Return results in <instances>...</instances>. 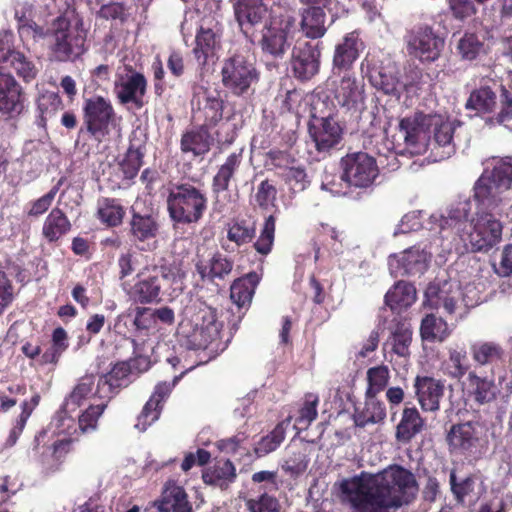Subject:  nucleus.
Returning a JSON list of instances; mask_svg holds the SVG:
<instances>
[{"label":"nucleus","mask_w":512,"mask_h":512,"mask_svg":"<svg viewBox=\"0 0 512 512\" xmlns=\"http://www.w3.org/2000/svg\"><path fill=\"white\" fill-rule=\"evenodd\" d=\"M339 488L357 512H388L411 503L418 491L414 474L397 464L376 474L361 472L343 479Z\"/></svg>","instance_id":"f257e3e1"},{"label":"nucleus","mask_w":512,"mask_h":512,"mask_svg":"<svg viewBox=\"0 0 512 512\" xmlns=\"http://www.w3.org/2000/svg\"><path fill=\"white\" fill-rule=\"evenodd\" d=\"M185 277L182 264L178 260L164 261L160 265L145 266L136 276L130 290V297L139 304H158L173 297L174 287Z\"/></svg>","instance_id":"f03ea898"},{"label":"nucleus","mask_w":512,"mask_h":512,"mask_svg":"<svg viewBox=\"0 0 512 512\" xmlns=\"http://www.w3.org/2000/svg\"><path fill=\"white\" fill-rule=\"evenodd\" d=\"M88 33L82 17H76L74 21L53 19L49 24L50 55L57 62H74L80 59L89 49Z\"/></svg>","instance_id":"7ed1b4c3"},{"label":"nucleus","mask_w":512,"mask_h":512,"mask_svg":"<svg viewBox=\"0 0 512 512\" xmlns=\"http://www.w3.org/2000/svg\"><path fill=\"white\" fill-rule=\"evenodd\" d=\"M190 314L191 331L186 335V344L192 350L219 348L223 322L218 319L217 308L200 298L187 308Z\"/></svg>","instance_id":"20e7f679"},{"label":"nucleus","mask_w":512,"mask_h":512,"mask_svg":"<svg viewBox=\"0 0 512 512\" xmlns=\"http://www.w3.org/2000/svg\"><path fill=\"white\" fill-rule=\"evenodd\" d=\"M207 209L205 194L190 183L175 184L169 189L167 211L175 224L198 223Z\"/></svg>","instance_id":"39448f33"},{"label":"nucleus","mask_w":512,"mask_h":512,"mask_svg":"<svg viewBox=\"0 0 512 512\" xmlns=\"http://www.w3.org/2000/svg\"><path fill=\"white\" fill-rule=\"evenodd\" d=\"M512 184V157L498 162L490 173H483L473 187V198L485 210H494L502 202L501 194Z\"/></svg>","instance_id":"423d86ee"},{"label":"nucleus","mask_w":512,"mask_h":512,"mask_svg":"<svg viewBox=\"0 0 512 512\" xmlns=\"http://www.w3.org/2000/svg\"><path fill=\"white\" fill-rule=\"evenodd\" d=\"M497 96L488 85H482L471 91L466 103L467 110H473L477 115H489L488 125H501L512 120V92L504 85L500 88V110L495 113Z\"/></svg>","instance_id":"0eeeda50"},{"label":"nucleus","mask_w":512,"mask_h":512,"mask_svg":"<svg viewBox=\"0 0 512 512\" xmlns=\"http://www.w3.org/2000/svg\"><path fill=\"white\" fill-rule=\"evenodd\" d=\"M297 31L296 18L287 10L271 9L269 22L265 25L260 46L264 53L281 57L290 46L289 40Z\"/></svg>","instance_id":"6e6552de"},{"label":"nucleus","mask_w":512,"mask_h":512,"mask_svg":"<svg viewBox=\"0 0 512 512\" xmlns=\"http://www.w3.org/2000/svg\"><path fill=\"white\" fill-rule=\"evenodd\" d=\"M220 73L223 87L235 97L253 94L260 77L254 63L241 54L225 59Z\"/></svg>","instance_id":"1a4fd4ad"},{"label":"nucleus","mask_w":512,"mask_h":512,"mask_svg":"<svg viewBox=\"0 0 512 512\" xmlns=\"http://www.w3.org/2000/svg\"><path fill=\"white\" fill-rule=\"evenodd\" d=\"M116 124V112L112 103L102 96H94L84 101L83 127L86 132L98 142H101L110 133V126Z\"/></svg>","instance_id":"9d476101"},{"label":"nucleus","mask_w":512,"mask_h":512,"mask_svg":"<svg viewBox=\"0 0 512 512\" xmlns=\"http://www.w3.org/2000/svg\"><path fill=\"white\" fill-rule=\"evenodd\" d=\"M342 168L341 180L348 186L367 189L379 176L376 159L366 152L347 153L340 160Z\"/></svg>","instance_id":"9b49d317"},{"label":"nucleus","mask_w":512,"mask_h":512,"mask_svg":"<svg viewBox=\"0 0 512 512\" xmlns=\"http://www.w3.org/2000/svg\"><path fill=\"white\" fill-rule=\"evenodd\" d=\"M407 52L422 63H431L439 59L445 40L428 24H417L405 35Z\"/></svg>","instance_id":"f8f14e48"},{"label":"nucleus","mask_w":512,"mask_h":512,"mask_svg":"<svg viewBox=\"0 0 512 512\" xmlns=\"http://www.w3.org/2000/svg\"><path fill=\"white\" fill-rule=\"evenodd\" d=\"M277 471L262 470L252 474L251 482L259 485L255 496L243 497L246 512H281L280 500L271 491H277Z\"/></svg>","instance_id":"ddd939ff"},{"label":"nucleus","mask_w":512,"mask_h":512,"mask_svg":"<svg viewBox=\"0 0 512 512\" xmlns=\"http://www.w3.org/2000/svg\"><path fill=\"white\" fill-rule=\"evenodd\" d=\"M466 241L472 252L487 253L502 239L503 225L490 212L477 213Z\"/></svg>","instance_id":"4468645a"},{"label":"nucleus","mask_w":512,"mask_h":512,"mask_svg":"<svg viewBox=\"0 0 512 512\" xmlns=\"http://www.w3.org/2000/svg\"><path fill=\"white\" fill-rule=\"evenodd\" d=\"M461 389L465 401L477 407H489L501 396V388L494 376L479 375L475 370L468 373Z\"/></svg>","instance_id":"2eb2a0df"},{"label":"nucleus","mask_w":512,"mask_h":512,"mask_svg":"<svg viewBox=\"0 0 512 512\" xmlns=\"http://www.w3.org/2000/svg\"><path fill=\"white\" fill-rule=\"evenodd\" d=\"M331 81V94L337 105L346 111H360L365 104V83L355 73H342Z\"/></svg>","instance_id":"dca6fc26"},{"label":"nucleus","mask_w":512,"mask_h":512,"mask_svg":"<svg viewBox=\"0 0 512 512\" xmlns=\"http://www.w3.org/2000/svg\"><path fill=\"white\" fill-rule=\"evenodd\" d=\"M322 49L321 41H297L291 57V70L296 79L308 81L319 73Z\"/></svg>","instance_id":"f3484780"},{"label":"nucleus","mask_w":512,"mask_h":512,"mask_svg":"<svg viewBox=\"0 0 512 512\" xmlns=\"http://www.w3.org/2000/svg\"><path fill=\"white\" fill-rule=\"evenodd\" d=\"M126 74H116L114 93L122 105L133 104L140 109L144 106V96L147 92V79L141 72L126 66Z\"/></svg>","instance_id":"a211bd4d"},{"label":"nucleus","mask_w":512,"mask_h":512,"mask_svg":"<svg viewBox=\"0 0 512 512\" xmlns=\"http://www.w3.org/2000/svg\"><path fill=\"white\" fill-rule=\"evenodd\" d=\"M308 132L319 153H328L342 140L343 127L334 115L318 117L312 115L308 124Z\"/></svg>","instance_id":"6ab92c4d"},{"label":"nucleus","mask_w":512,"mask_h":512,"mask_svg":"<svg viewBox=\"0 0 512 512\" xmlns=\"http://www.w3.org/2000/svg\"><path fill=\"white\" fill-rule=\"evenodd\" d=\"M26 95L16 79L0 71V115L6 120L17 119L25 109Z\"/></svg>","instance_id":"aec40b11"},{"label":"nucleus","mask_w":512,"mask_h":512,"mask_svg":"<svg viewBox=\"0 0 512 512\" xmlns=\"http://www.w3.org/2000/svg\"><path fill=\"white\" fill-rule=\"evenodd\" d=\"M364 49L365 43L357 31L345 34L342 40L334 47L332 58L333 75L353 73V66Z\"/></svg>","instance_id":"412c9836"},{"label":"nucleus","mask_w":512,"mask_h":512,"mask_svg":"<svg viewBox=\"0 0 512 512\" xmlns=\"http://www.w3.org/2000/svg\"><path fill=\"white\" fill-rule=\"evenodd\" d=\"M478 422L467 421L452 424L446 434V443L451 454L471 455L480 445Z\"/></svg>","instance_id":"4be33fe9"},{"label":"nucleus","mask_w":512,"mask_h":512,"mask_svg":"<svg viewBox=\"0 0 512 512\" xmlns=\"http://www.w3.org/2000/svg\"><path fill=\"white\" fill-rule=\"evenodd\" d=\"M131 367L128 362L118 361L109 372L99 377L94 397L109 402L119 391L132 382Z\"/></svg>","instance_id":"5701e85b"},{"label":"nucleus","mask_w":512,"mask_h":512,"mask_svg":"<svg viewBox=\"0 0 512 512\" xmlns=\"http://www.w3.org/2000/svg\"><path fill=\"white\" fill-rule=\"evenodd\" d=\"M430 121L431 114L415 112L411 116L404 117L399 122L400 131L404 133L405 143L417 149H425L431 141Z\"/></svg>","instance_id":"b1692460"},{"label":"nucleus","mask_w":512,"mask_h":512,"mask_svg":"<svg viewBox=\"0 0 512 512\" xmlns=\"http://www.w3.org/2000/svg\"><path fill=\"white\" fill-rule=\"evenodd\" d=\"M144 512H192L185 489L174 480L165 483L161 496Z\"/></svg>","instance_id":"393cba45"},{"label":"nucleus","mask_w":512,"mask_h":512,"mask_svg":"<svg viewBox=\"0 0 512 512\" xmlns=\"http://www.w3.org/2000/svg\"><path fill=\"white\" fill-rule=\"evenodd\" d=\"M215 138L206 125L193 126L185 130L180 138V151L193 159L203 160L214 145Z\"/></svg>","instance_id":"a878e982"},{"label":"nucleus","mask_w":512,"mask_h":512,"mask_svg":"<svg viewBox=\"0 0 512 512\" xmlns=\"http://www.w3.org/2000/svg\"><path fill=\"white\" fill-rule=\"evenodd\" d=\"M413 387L415 397L424 412H437L444 396V382L431 376L417 375Z\"/></svg>","instance_id":"bb28decb"},{"label":"nucleus","mask_w":512,"mask_h":512,"mask_svg":"<svg viewBox=\"0 0 512 512\" xmlns=\"http://www.w3.org/2000/svg\"><path fill=\"white\" fill-rule=\"evenodd\" d=\"M160 233V222L157 214L141 213L133 207L130 210L128 235L137 243H144L157 238Z\"/></svg>","instance_id":"cd10ccee"},{"label":"nucleus","mask_w":512,"mask_h":512,"mask_svg":"<svg viewBox=\"0 0 512 512\" xmlns=\"http://www.w3.org/2000/svg\"><path fill=\"white\" fill-rule=\"evenodd\" d=\"M195 267L203 281H223L232 273L234 261L229 256L216 250L209 255L207 260L199 259Z\"/></svg>","instance_id":"c85d7f7f"},{"label":"nucleus","mask_w":512,"mask_h":512,"mask_svg":"<svg viewBox=\"0 0 512 512\" xmlns=\"http://www.w3.org/2000/svg\"><path fill=\"white\" fill-rule=\"evenodd\" d=\"M426 428V420L416 406L411 402L405 404L401 412L400 421L395 428V438L403 444L410 443Z\"/></svg>","instance_id":"c756f323"},{"label":"nucleus","mask_w":512,"mask_h":512,"mask_svg":"<svg viewBox=\"0 0 512 512\" xmlns=\"http://www.w3.org/2000/svg\"><path fill=\"white\" fill-rule=\"evenodd\" d=\"M76 437L63 436L55 439L46 450L41 452V462L46 470L55 473L61 470L70 454L75 451Z\"/></svg>","instance_id":"7c9ffc66"},{"label":"nucleus","mask_w":512,"mask_h":512,"mask_svg":"<svg viewBox=\"0 0 512 512\" xmlns=\"http://www.w3.org/2000/svg\"><path fill=\"white\" fill-rule=\"evenodd\" d=\"M471 365L468 358V351L464 344L455 343L447 347V358L440 364V372L447 378L460 381L467 376Z\"/></svg>","instance_id":"2f4dec72"},{"label":"nucleus","mask_w":512,"mask_h":512,"mask_svg":"<svg viewBox=\"0 0 512 512\" xmlns=\"http://www.w3.org/2000/svg\"><path fill=\"white\" fill-rule=\"evenodd\" d=\"M234 13L241 30L246 35L251 28L261 24L270 14L263 0H237L234 3Z\"/></svg>","instance_id":"473e14b6"},{"label":"nucleus","mask_w":512,"mask_h":512,"mask_svg":"<svg viewBox=\"0 0 512 512\" xmlns=\"http://www.w3.org/2000/svg\"><path fill=\"white\" fill-rule=\"evenodd\" d=\"M146 154V143L136 137L129 141V146L122 158L118 161L119 170L122 173V180L130 185L137 177L144 164Z\"/></svg>","instance_id":"72a5a7b5"},{"label":"nucleus","mask_w":512,"mask_h":512,"mask_svg":"<svg viewBox=\"0 0 512 512\" xmlns=\"http://www.w3.org/2000/svg\"><path fill=\"white\" fill-rule=\"evenodd\" d=\"M220 47V35L211 26L202 24L196 32L192 53L200 67H205L209 59L216 55Z\"/></svg>","instance_id":"f704fd0d"},{"label":"nucleus","mask_w":512,"mask_h":512,"mask_svg":"<svg viewBox=\"0 0 512 512\" xmlns=\"http://www.w3.org/2000/svg\"><path fill=\"white\" fill-rule=\"evenodd\" d=\"M224 105V100L219 92L206 90L202 98L198 100V107L194 113L195 118L202 120L200 125H206L211 129L222 120Z\"/></svg>","instance_id":"c9c22d12"},{"label":"nucleus","mask_w":512,"mask_h":512,"mask_svg":"<svg viewBox=\"0 0 512 512\" xmlns=\"http://www.w3.org/2000/svg\"><path fill=\"white\" fill-rule=\"evenodd\" d=\"M470 353L479 367H499L506 361V350L495 341L474 342L470 345Z\"/></svg>","instance_id":"e433bc0d"},{"label":"nucleus","mask_w":512,"mask_h":512,"mask_svg":"<svg viewBox=\"0 0 512 512\" xmlns=\"http://www.w3.org/2000/svg\"><path fill=\"white\" fill-rule=\"evenodd\" d=\"M458 296V290H454L449 282L431 283L425 291V304L432 309L443 308L451 315L456 310Z\"/></svg>","instance_id":"4c0bfd02"},{"label":"nucleus","mask_w":512,"mask_h":512,"mask_svg":"<svg viewBox=\"0 0 512 512\" xmlns=\"http://www.w3.org/2000/svg\"><path fill=\"white\" fill-rule=\"evenodd\" d=\"M243 161L242 150L228 155L223 164L219 165L212 179V192L218 196L229 190L230 185L236 180V174Z\"/></svg>","instance_id":"58836bf2"},{"label":"nucleus","mask_w":512,"mask_h":512,"mask_svg":"<svg viewBox=\"0 0 512 512\" xmlns=\"http://www.w3.org/2000/svg\"><path fill=\"white\" fill-rule=\"evenodd\" d=\"M426 254L412 248L405 250L401 257L389 258L390 270L395 276L421 274L426 269Z\"/></svg>","instance_id":"ea45409f"},{"label":"nucleus","mask_w":512,"mask_h":512,"mask_svg":"<svg viewBox=\"0 0 512 512\" xmlns=\"http://www.w3.org/2000/svg\"><path fill=\"white\" fill-rule=\"evenodd\" d=\"M433 121H430L431 141L428 145L442 147L447 149V154L454 151L453 135L457 126V121L444 119L441 115L431 114Z\"/></svg>","instance_id":"a19ab883"},{"label":"nucleus","mask_w":512,"mask_h":512,"mask_svg":"<svg viewBox=\"0 0 512 512\" xmlns=\"http://www.w3.org/2000/svg\"><path fill=\"white\" fill-rule=\"evenodd\" d=\"M126 209L118 198L100 197L97 200L95 216L107 228H117L123 224Z\"/></svg>","instance_id":"79ce46f5"},{"label":"nucleus","mask_w":512,"mask_h":512,"mask_svg":"<svg viewBox=\"0 0 512 512\" xmlns=\"http://www.w3.org/2000/svg\"><path fill=\"white\" fill-rule=\"evenodd\" d=\"M72 229L71 221L59 207H54L46 216L42 225V237L48 243H56Z\"/></svg>","instance_id":"37998d69"},{"label":"nucleus","mask_w":512,"mask_h":512,"mask_svg":"<svg viewBox=\"0 0 512 512\" xmlns=\"http://www.w3.org/2000/svg\"><path fill=\"white\" fill-rule=\"evenodd\" d=\"M260 277L256 272H249L235 279L230 286V298L238 308L248 309L251 305Z\"/></svg>","instance_id":"c03bdc74"},{"label":"nucleus","mask_w":512,"mask_h":512,"mask_svg":"<svg viewBox=\"0 0 512 512\" xmlns=\"http://www.w3.org/2000/svg\"><path fill=\"white\" fill-rule=\"evenodd\" d=\"M237 478L236 467L229 459H219L202 473L204 483L227 488Z\"/></svg>","instance_id":"a18cd8bd"},{"label":"nucleus","mask_w":512,"mask_h":512,"mask_svg":"<svg viewBox=\"0 0 512 512\" xmlns=\"http://www.w3.org/2000/svg\"><path fill=\"white\" fill-rule=\"evenodd\" d=\"M412 327L406 320H399L391 329L390 336L385 342V346L390 347L391 352L399 357L408 358L410 356V346L412 343Z\"/></svg>","instance_id":"49530a36"},{"label":"nucleus","mask_w":512,"mask_h":512,"mask_svg":"<svg viewBox=\"0 0 512 512\" xmlns=\"http://www.w3.org/2000/svg\"><path fill=\"white\" fill-rule=\"evenodd\" d=\"M301 16L300 26L307 38L320 39L326 34V13L320 6H308L303 9Z\"/></svg>","instance_id":"de8ad7c7"},{"label":"nucleus","mask_w":512,"mask_h":512,"mask_svg":"<svg viewBox=\"0 0 512 512\" xmlns=\"http://www.w3.org/2000/svg\"><path fill=\"white\" fill-rule=\"evenodd\" d=\"M363 407H356L353 414L354 423L358 427L382 422L386 418L385 404L376 396H365Z\"/></svg>","instance_id":"09e8293b"},{"label":"nucleus","mask_w":512,"mask_h":512,"mask_svg":"<svg viewBox=\"0 0 512 512\" xmlns=\"http://www.w3.org/2000/svg\"><path fill=\"white\" fill-rule=\"evenodd\" d=\"M420 335L424 341L441 343L451 335V330L443 318L431 313L422 319Z\"/></svg>","instance_id":"8fccbe9b"},{"label":"nucleus","mask_w":512,"mask_h":512,"mask_svg":"<svg viewBox=\"0 0 512 512\" xmlns=\"http://www.w3.org/2000/svg\"><path fill=\"white\" fill-rule=\"evenodd\" d=\"M416 300L415 287L407 282H397L385 295V304L391 310H398L411 306Z\"/></svg>","instance_id":"3c124183"},{"label":"nucleus","mask_w":512,"mask_h":512,"mask_svg":"<svg viewBox=\"0 0 512 512\" xmlns=\"http://www.w3.org/2000/svg\"><path fill=\"white\" fill-rule=\"evenodd\" d=\"M39 112L37 124L45 128L48 119L54 117L58 111L64 108L62 98L57 92L45 91L41 93L36 101Z\"/></svg>","instance_id":"603ef678"},{"label":"nucleus","mask_w":512,"mask_h":512,"mask_svg":"<svg viewBox=\"0 0 512 512\" xmlns=\"http://www.w3.org/2000/svg\"><path fill=\"white\" fill-rule=\"evenodd\" d=\"M256 236V225L246 219L233 220L228 224L227 239L237 246L250 243Z\"/></svg>","instance_id":"864d4df0"},{"label":"nucleus","mask_w":512,"mask_h":512,"mask_svg":"<svg viewBox=\"0 0 512 512\" xmlns=\"http://www.w3.org/2000/svg\"><path fill=\"white\" fill-rule=\"evenodd\" d=\"M8 68L14 69L18 77L26 83L34 80L38 74L35 64L19 51L12 53L11 58L4 65L0 66V71Z\"/></svg>","instance_id":"5fc2aeb1"},{"label":"nucleus","mask_w":512,"mask_h":512,"mask_svg":"<svg viewBox=\"0 0 512 512\" xmlns=\"http://www.w3.org/2000/svg\"><path fill=\"white\" fill-rule=\"evenodd\" d=\"M309 459L302 447L290 445L287 448V457L282 464V469L291 476L304 473L308 467Z\"/></svg>","instance_id":"6e6d98bb"},{"label":"nucleus","mask_w":512,"mask_h":512,"mask_svg":"<svg viewBox=\"0 0 512 512\" xmlns=\"http://www.w3.org/2000/svg\"><path fill=\"white\" fill-rule=\"evenodd\" d=\"M319 397L314 393H306L301 408L298 410V416L295 419V426L299 430H306L317 418V407Z\"/></svg>","instance_id":"4d7b16f0"},{"label":"nucleus","mask_w":512,"mask_h":512,"mask_svg":"<svg viewBox=\"0 0 512 512\" xmlns=\"http://www.w3.org/2000/svg\"><path fill=\"white\" fill-rule=\"evenodd\" d=\"M108 402L102 400L101 403L90 405L78 417V428L81 433L93 432L98 427V420L107 408Z\"/></svg>","instance_id":"13d9d810"},{"label":"nucleus","mask_w":512,"mask_h":512,"mask_svg":"<svg viewBox=\"0 0 512 512\" xmlns=\"http://www.w3.org/2000/svg\"><path fill=\"white\" fill-rule=\"evenodd\" d=\"M390 375L385 365H378L367 370L368 388L365 396H376L383 391L388 384Z\"/></svg>","instance_id":"bf43d9fd"},{"label":"nucleus","mask_w":512,"mask_h":512,"mask_svg":"<svg viewBox=\"0 0 512 512\" xmlns=\"http://www.w3.org/2000/svg\"><path fill=\"white\" fill-rule=\"evenodd\" d=\"M484 43L474 33H465L457 44V53L462 60L473 61L482 52Z\"/></svg>","instance_id":"052dcab7"},{"label":"nucleus","mask_w":512,"mask_h":512,"mask_svg":"<svg viewBox=\"0 0 512 512\" xmlns=\"http://www.w3.org/2000/svg\"><path fill=\"white\" fill-rule=\"evenodd\" d=\"M63 184V180L60 179L57 184H55L49 192L44 194L38 199L30 201L27 206L26 214L28 217L38 218L39 216L46 213L55 199L56 194L58 193L61 185Z\"/></svg>","instance_id":"680f3d73"},{"label":"nucleus","mask_w":512,"mask_h":512,"mask_svg":"<svg viewBox=\"0 0 512 512\" xmlns=\"http://www.w3.org/2000/svg\"><path fill=\"white\" fill-rule=\"evenodd\" d=\"M276 219L273 215L265 219L263 228L256 242H254V249L261 255H268L273 247L275 237Z\"/></svg>","instance_id":"e2e57ef3"},{"label":"nucleus","mask_w":512,"mask_h":512,"mask_svg":"<svg viewBox=\"0 0 512 512\" xmlns=\"http://www.w3.org/2000/svg\"><path fill=\"white\" fill-rule=\"evenodd\" d=\"M285 439V431L277 425L269 434L262 437L256 444L254 451L259 457L275 451Z\"/></svg>","instance_id":"0e129e2a"},{"label":"nucleus","mask_w":512,"mask_h":512,"mask_svg":"<svg viewBox=\"0 0 512 512\" xmlns=\"http://www.w3.org/2000/svg\"><path fill=\"white\" fill-rule=\"evenodd\" d=\"M371 85L387 95H395L398 92L399 79L392 73L383 70L375 71L368 75Z\"/></svg>","instance_id":"69168bd1"},{"label":"nucleus","mask_w":512,"mask_h":512,"mask_svg":"<svg viewBox=\"0 0 512 512\" xmlns=\"http://www.w3.org/2000/svg\"><path fill=\"white\" fill-rule=\"evenodd\" d=\"M163 406L156 403L154 400L150 398L144 404L140 414L137 417V422L135 424V428L141 432H144L150 427L153 423H155L162 413Z\"/></svg>","instance_id":"338daca9"},{"label":"nucleus","mask_w":512,"mask_h":512,"mask_svg":"<svg viewBox=\"0 0 512 512\" xmlns=\"http://www.w3.org/2000/svg\"><path fill=\"white\" fill-rule=\"evenodd\" d=\"M98 18L104 20H118L121 24L128 21L129 12L128 8L122 2H110L101 5L96 13Z\"/></svg>","instance_id":"774afa93"}]
</instances>
